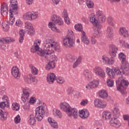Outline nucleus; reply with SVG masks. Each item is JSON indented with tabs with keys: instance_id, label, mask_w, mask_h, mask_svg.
I'll use <instances>...</instances> for the list:
<instances>
[{
	"instance_id": "nucleus-1",
	"label": "nucleus",
	"mask_w": 129,
	"mask_h": 129,
	"mask_svg": "<svg viewBox=\"0 0 129 129\" xmlns=\"http://www.w3.org/2000/svg\"><path fill=\"white\" fill-rule=\"evenodd\" d=\"M56 42L52 39H47L44 41L43 46L44 50L39 47L37 43H34L33 46L31 48V52L35 53L36 51L37 52L38 55L41 57H44L46 60H49L51 58V55L54 53V50L52 48L54 46H55Z\"/></svg>"
},
{
	"instance_id": "nucleus-2",
	"label": "nucleus",
	"mask_w": 129,
	"mask_h": 129,
	"mask_svg": "<svg viewBox=\"0 0 129 129\" xmlns=\"http://www.w3.org/2000/svg\"><path fill=\"white\" fill-rule=\"evenodd\" d=\"M45 114V110L42 106H38L35 109V111L31 114L28 119V122L31 125L36 123V119L38 121H41L44 117Z\"/></svg>"
},
{
	"instance_id": "nucleus-3",
	"label": "nucleus",
	"mask_w": 129,
	"mask_h": 129,
	"mask_svg": "<svg viewBox=\"0 0 129 129\" xmlns=\"http://www.w3.org/2000/svg\"><path fill=\"white\" fill-rule=\"evenodd\" d=\"M51 20L52 22H50L48 24V27L50 29H51L52 31L56 32V33H61L60 30L57 29V27L55 25H58V26H62L63 23V21L60 17L54 15L51 16Z\"/></svg>"
},
{
	"instance_id": "nucleus-4",
	"label": "nucleus",
	"mask_w": 129,
	"mask_h": 129,
	"mask_svg": "<svg viewBox=\"0 0 129 129\" xmlns=\"http://www.w3.org/2000/svg\"><path fill=\"white\" fill-rule=\"evenodd\" d=\"M89 18L91 23H92L94 25L93 29L95 31V33L93 34V37H95V38L100 37L101 36V32L99 31L102 28V25L100 23H98L94 14H91Z\"/></svg>"
},
{
	"instance_id": "nucleus-5",
	"label": "nucleus",
	"mask_w": 129,
	"mask_h": 129,
	"mask_svg": "<svg viewBox=\"0 0 129 129\" xmlns=\"http://www.w3.org/2000/svg\"><path fill=\"white\" fill-rule=\"evenodd\" d=\"M63 46L66 48H71L75 44V37L72 30H69L66 38L63 39Z\"/></svg>"
},
{
	"instance_id": "nucleus-6",
	"label": "nucleus",
	"mask_w": 129,
	"mask_h": 129,
	"mask_svg": "<svg viewBox=\"0 0 129 129\" xmlns=\"http://www.w3.org/2000/svg\"><path fill=\"white\" fill-rule=\"evenodd\" d=\"M118 48L115 45L113 44L109 45V51L110 56L111 58H108L107 63L108 65H111L114 63V59L113 58L116 56V53H117Z\"/></svg>"
},
{
	"instance_id": "nucleus-7",
	"label": "nucleus",
	"mask_w": 129,
	"mask_h": 129,
	"mask_svg": "<svg viewBox=\"0 0 129 129\" xmlns=\"http://www.w3.org/2000/svg\"><path fill=\"white\" fill-rule=\"evenodd\" d=\"M121 79L120 84L116 83L117 90L120 91L121 94H125L126 93L125 89L128 86V81L126 80L125 78H121Z\"/></svg>"
},
{
	"instance_id": "nucleus-8",
	"label": "nucleus",
	"mask_w": 129,
	"mask_h": 129,
	"mask_svg": "<svg viewBox=\"0 0 129 129\" xmlns=\"http://www.w3.org/2000/svg\"><path fill=\"white\" fill-rule=\"evenodd\" d=\"M75 29L76 30V31L81 32V38L83 43H85V44H86V45H88L89 44V40H88V38L87 37H86L85 32L83 31V27H82V25L76 24L75 26Z\"/></svg>"
},
{
	"instance_id": "nucleus-9",
	"label": "nucleus",
	"mask_w": 129,
	"mask_h": 129,
	"mask_svg": "<svg viewBox=\"0 0 129 129\" xmlns=\"http://www.w3.org/2000/svg\"><path fill=\"white\" fill-rule=\"evenodd\" d=\"M11 5H10V9L9 10V16L12 17V15H16V12L18 10V5L15 3H17V0H10Z\"/></svg>"
},
{
	"instance_id": "nucleus-10",
	"label": "nucleus",
	"mask_w": 129,
	"mask_h": 129,
	"mask_svg": "<svg viewBox=\"0 0 129 129\" xmlns=\"http://www.w3.org/2000/svg\"><path fill=\"white\" fill-rule=\"evenodd\" d=\"M38 18V14L36 12H27L23 15V19L27 21H33Z\"/></svg>"
},
{
	"instance_id": "nucleus-11",
	"label": "nucleus",
	"mask_w": 129,
	"mask_h": 129,
	"mask_svg": "<svg viewBox=\"0 0 129 129\" xmlns=\"http://www.w3.org/2000/svg\"><path fill=\"white\" fill-rule=\"evenodd\" d=\"M14 16L12 15H10V19L9 22L5 21L3 22L2 23V27L3 29H9L10 28V26H13L14 25V23H15V18L13 17Z\"/></svg>"
},
{
	"instance_id": "nucleus-12",
	"label": "nucleus",
	"mask_w": 129,
	"mask_h": 129,
	"mask_svg": "<svg viewBox=\"0 0 129 129\" xmlns=\"http://www.w3.org/2000/svg\"><path fill=\"white\" fill-rule=\"evenodd\" d=\"M3 100V102L0 103V107L3 109V110H6V108H8L10 106V104L9 103V98L8 96L4 95L2 97Z\"/></svg>"
},
{
	"instance_id": "nucleus-13",
	"label": "nucleus",
	"mask_w": 129,
	"mask_h": 129,
	"mask_svg": "<svg viewBox=\"0 0 129 129\" xmlns=\"http://www.w3.org/2000/svg\"><path fill=\"white\" fill-rule=\"evenodd\" d=\"M94 102L95 107L104 108L106 107V102L102 100L97 99L94 100Z\"/></svg>"
},
{
	"instance_id": "nucleus-14",
	"label": "nucleus",
	"mask_w": 129,
	"mask_h": 129,
	"mask_svg": "<svg viewBox=\"0 0 129 129\" xmlns=\"http://www.w3.org/2000/svg\"><path fill=\"white\" fill-rule=\"evenodd\" d=\"M60 109H61L62 111H64V112H66V113L69 112V114H70V109L72 107L70 106V105L68 104V103L61 102L60 104Z\"/></svg>"
},
{
	"instance_id": "nucleus-15",
	"label": "nucleus",
	"mask_w": 129,
	"mask_h": 129,
	"mask_svg": "<svg viewBox=\"0 0 129 129\" xmlns=\"http://www.w3.org/2000/svg\"><path fill=\"white\" fill-rule=\"evenodd\" d=\"M96 16L98 18V20L96 19L98 23H104L106 21V17L102 11H98L96 13Z\"/></svg>"
},
{
	"instance_id": "nucleus-16",
	"label": "nucleus",
	"mask_w": 129,
	"mask_h": 129,
	"mask_svg": "<svg viewBox=\"0 0 129 129\" xmlns=\"http://www.w3.org/2000/svg\"><path fill=\"white\" fill-rule=\"evenodd\" d=\"M11 74L14 78H16V79H20L21 74H20V71L18 67H13L11 69Z\"/></svg>"
},
{
	"instance_id": "nucleus-17",
	"label": "nucleus",
	"mask_w": 129,
	"mask_h": 129,
	"mask_svg": "<svg viewBox=\"0 0 129 129\" xmlns=\"http://www.w3.org/2000/svg\"><path fill=\"white\" fill-rule=\"evenodd\" d=\"M98 84H99L98 80H94L92 82L89 83L86 86V88L88 90L92 89V88H95V87H97Z\"/></svg>"
},
{
	"instance_id": "nucleus-18",
	"label": "nucleus",
	"mask_w": 129,
	"mask_h": 129,
	"mask_svg": "<svg viewBox=\"0 0 129 129\" xmlns=\"http://www.w3.org/2000/svg\"><path fill=\"white\" fill-rule=\"evenodd\" d=\"M94 73L96 75L102 77V78H104L105 77V73H104L103 70H102L100 67H96L94 70Z\"/></svg>"
},
{
	"instance_id": "nucleus-19",
	"label": "nucleus",
	"mask_w": 129,
	"mask_h": 129,
	"mask_svg": "<svg viewBox=\"0 0 129 129\" xmlns=\"http://www.w3.org/2000/svg\"><path fill=\"white\" fill-rule=\"evenodd\" d=\"M121 70L122 74L124 75H128L129 74V66L128 63H125L121 64Z\"/></svg>"
},
{
	"instance_id": "nucleus-20",
	"label": "nucleus",
	"mask_w": 129,
	"mask_h": 129,
	"mask_svg": "<svg viewBox=\"0 0 129 129\" xmlns=\"http://www.w3.org/2000/svg\"><path fill=\"white\" fill-rule=\"evenodd\" d=\"M67 113L69 116H73V117H74L75 119L78 117V111L75 108H71V109H70V114L69 112H68Z\"/></svg>"
},
{
	"instance_id": "nucleus-21",
	"label": "nucleus",
	"mask_w": 129,
	"mask_h": 129,
	"mask_svg": "<svg viewBox=\"0 0 129 129\" xmlns=\"http://www.w3.org/2000/svg\"><path fill=\"white\" fill-rule=\"evenodd\" d=\"M55 79H56V75H55V74L50 73L47 74V81L49 84H53Z\"/></svg>"
},
{
	"instance_id": "nucleus-22",
	"label": "nucleus",
	"mask_w": 129,
	"mask_h": 129,
	"mask_svg": "<svg viewBox=\"0 0 129 129\" xmlns=\"http://www.w3.org/2000/svg\"><path fill=\"white\" fill-rule=\"evenodd\" d=\"M110 124L112 125V126H114L115 127H119L120 126V122L117 119L116 117H114L113 118H111Z\"/></svg>"
},
{
	"instance_id": "nucleus-23",
	"label": "nucleus",
	"mask_w": 129,
	"mask_h": 129,
	"mask_svg": "<svg viewBox=\"0 0 129 129\" xmlns=\"http://www.w3.org/2000/svg\"><path fill=\"white\" fill-rule=\"evenodd\" d=\"M89 115V113L88 111L86 109L82 110L79 111V116L82 118H87Z\"/></svg>"
},
{
	"instance_id": "nucleus-24",
	"label": "nucleus",
	"mask_w": 129,
	"mask_h": 129,
	"mask_svg": "<svg viewBox=\"0 0 129 129\" xmlns=\"http://www.w3.org/2000/svg\"><path fill=\"white\" fill-rule=\"evenodd\" d=\"M62 16L64 18V22L67 25H70V20H69V17H68V13H67V10L64 9L62 13Z\"/></svg>"
},
{
	"instance_id": "nucleus-25",
	"label": "nucleus",
	"mask_w": 129,
	"mask_h": 129,
	"mask_svg": "<svg viewBox=\"0 0 129 129\" xmlns=\"http://www.w3.org/2000/svg\"><path fill=\"white\" fill-rule=\"evenodd\" d=\"M9 114L6 110H0V119L1 120H6L8 118Z\"/></svg>"
},
{
	"instance_id": "nucleus-26",
	"label": "nucleus",
	"mask_w": 129,
	"mask_h": 129,
	"mask_svg": "<svg viewBox=\"0 0 129 129\" xmlns=\"http://www.w3.org/2000/svg\"><path fill=\"white\" fill-rule=\"evenodd\" d=\"M107 36L109 39H111L113 37V29L111 27L107 28Z\"/></svg>"
},
{
	"instance_id": "nucleus-27",
	"label": "nucleus",
	"mask_w": 129,
	"mask_h": 129,
	"mask_svg": "<svg viewBox=\"0 0 129 129\" xmlns=\"http://www.w3.org/2000/svg\"><path fill=\"white\" fill-rule=\"evenodd\" d=\"M11 42H15V39L12 37H7L5 38H2L0 42L2 44H6L7 43H11Z\"/></svg>"
},
{
	"instance_id": "nucleus-28",
	"label": "nucleus",
	"mask_w": 129,
	"mask_h": 129,
	"mask_svg": "<svg viewBox=\"0 0 129 129\" xmlns=\"http://www.w3.org/2000/svg\"><path fill=\"white\" fill-rule=\"evenodd\" d=\"M119 33L124 37H128V32L126 30V29L124 28H120Z\"/></svg>"
},
{
	"instance_id": "nucleus-29",
	"label": "nucleus",
	"mask_w": 129,
	"mask_h": 129,
	"mask_svg": "<svg viewBox=\"0 0 129 129\" xmlns=\"http://www.w3.org/2000/svg\"><path fill=\"white\" fill-rule=\"evenodd\" d=\"M48 121L53 128H58V124H57V122H55L53 118L51 117L48 118Z\"/></svg>"
},
{
	"instance_id": "nucleus-30",
	"label": "nucleus",
	"mask_w": 129,
	"mask_h": 129,
	"mask_svg": "<svg viewBox=\"0 0 129 129\" xmlns=\"http://www.w3.org/2000/svg\"><path fill=\"white\" fill-rule=\"evenodd\" d=\"M1 14H4V15H8V12H9L8 9V5L7 4L4 3L3 4V5L1 6Z\"/></svg>"
},
{
	"instance_id": "nucleus-31",
	"label": "nucleus",
	"mask_w": 129,
	"mask_h": 129,
	"mask_svg": "<svg viewBox=\"0 0 129 129\" xmlns=\"http://www.w3.org/2000/svg\"><path fill=\"white\" fill-rule=\"evenodd\" d=\"M55 66V61H49L48 64L45 66V69L48 71L50 70V69H54Z\"/></svg>"
},
{
	"instance_id": "nucleus-32",
	"label": "nucleus",
	"mask_w": 129,
	"mask_h": 129,
	"mask_svg": "<svg viewBox=\"0 0 129 129\" xmlns=\"http://www.w3.org/2000/svg\"><path fill=\"white\" fill-rule=\"evenodd\" d=\"M119 59L121 61L122 64H125V63H127V62H126L125 54L122 52H120L119 54Z\"/></svg>"
},
{
	"instance_id": "nucleus-33",
	"label": "nucleus",
	"mask_w": 129,
	"mask_h": 129,
	"mask_svg": "<svg viewBox=\"0 0 129 129\" xmlns=\"http://www.w3.org/2000/svg\"><path fill=\"white\" fill-rule=\"evenodd\" d=\"M111 117V114L108 111H105L102 113L103 119H109Z\"/></svg>"
},
{
	"instance_id": "nucleus-34",
	"label": "nucleus",
	"mask_w": 129,
	"mask_h": 129,
	"mask_svg": "<svg viewBox=\"0 0 129 129\" xmlns=\"http://www.w3.org/2000/svg\"><path fill=\"white\" fill-rule=\"evenodd\" d=\"M25 34H26V32L25 30L21 29L19 31V35L20 38L19 39V43H23L24 41V36H25Z\"/></svg>"
},
{
	"instance_id": "nucleus-35",
	"label": "nucleus",
	"mask_w": 129,
	"mask_h": 129,
	"mask_svg": "<svg viewBox=\"0 0 129 129\" xmlns=\"http://www.w3.org/2000/svg\"><path fill=\"white\" fill-rule=\"evenodd\" d=\"M106 70L107 74L108 75L109 77L110 78H113L115 76V73L113 70L108 68L106 69Z\"/></svg>"
},
{
	"instance_id": "nucleus-36",
	"label": "nucleus",
	"mask_w": 129,
	"mask_h": 129,
	"mask_svg": "<svg viewBox=\"0 0 129 129\" xmlns=\"http://www.w3.org/2000/svg\"><path fill=\"white\" fill-rule=\"evenodd\" d=\"M99 95L100 97H101V98H106V97L108 96L107 92H106V91L104 90H100L99 93Z\"/></svg>"
},
{
	"instance_id": "nucleus-37",
	"label": "nucleus",
	"mask_w": 129,
	"mask_h": 129,
	"mask_svg": "<svg viewBox=\"0 0 129 129\" xmlns=\"http://www.w3.org/2000/svg\"><path fill=\"white\" fill-rule=\"evenodd\" d=\"M113 115L114 117H119V109L117 107H115L112 110Z\"/></svg>"
},
{
	"instance_id": "nucleus-38",
	"label": "nucleus",
	"mask_w": 129,
	"mask_h": 129,
	"mask_svg": "<svg viewBox=\"0 0 129 129\" xmlns=\"http://www.w3.org/2000/svg\"><path fill=\"white\" fill-rule=\"evenodd\" d=\"M22 95H25V96H30V93H31V90L29 88H23L22 89Z\"/></svg>"
},
{
	"instance_id": "nucleus-39",
	"label": "nucleus",
	"mask_w": 129,
	"mask_h": 129,
	"mask_svg": "<svg viewBox=\"0 0 129 129\" xmlns=\"http://www.w3.org/2000/svg\"><path fill=\"white\" fill-rule=\"evenodd\" d=\"M84 75L85 77L88 79V80H90V79L92 78L91 73L88 70H85L84 71Z\"/></svg>"
},
{
	"instance_id": "nucleus-40",
	"label": "nucleus",
	"mask_w": 129,
	"mask_h": 129,
	"mask_svg": "<svg viewBox=\"0 0 129 129\" xmlns=\"http://www.w3.org/2000/svg\"><path fill=\"white\" fill-rule=\"evenodd\" d=\"M66 59L69 62H74L76 60V57L71 54H68L66 56Z\"/></svg>"
},
{
	"instance_id": "nucleus-41",
	"label": "nucleus",
	"mask_w": 129,
	"mask_h": 129,
	"mask_svg": "<svg viewBox=\"0 0 129 129\" xmlns=\"http://www.w3.org/2000/svg\"><path fill=\"white\" fill-rule=\"evenodd\" d=\"M86 4L88 9H93L94 8V3L91 0H86Z\"/></svg>"
},
{
	"instance_id": "nucleus-42",
	"label": "nucleus",
	"mask_w": 129,
	"mask_h": 129,
	"mask_svg": "<svg viewBox=\"0 0 129 129\" xmlns=\"http://www.w3.org/2000/svg\"><path fill=\"white\" fill-rule=\"evenodd\" d=\"M53 113L54 116H57L59 118H61V117H62V114L61 113V112H60V110H57L56 109H54L53 110Z\"/></svg>"
},
{
	"instance_id": "nucleus-43",
	"label": "nucleus",
	"mask_w": 129,
	"mask_h": 129,
	"mask_svg": "<svg viewBox=\"0 0 129 129\" xmlns=\"http://www.w3.org/2000/svg\"><path fill=\"white\" fill-rule=\"evenodd\" d=\"M25 24V28L26 29V30H28L33 28V24H32L30 22H26Z\"/></svg>"
},
{
	"instance_id": "nucleus-44",
	"label": "nucleus",
	"mask_w": 129,
	"mask_h": 129,
	"mask_svg": "<svg viewBox=\"0 0 129 129\" xmlns=\"http://www.w3.org/2000/svg\"><path fill=\"white\" fill-rule=\"evenodd\" d=\"M56 81L57 83H59V84H63V83L65 82V79L62 77H58L56 78Z\"/></svg>"
},
{
	"instance_id": "nucleus-45",
	"label": "nucleus",
	"mask_w": 129,
	"mask_h": 129,
	"mask_svg": "<svg viewBox=\"0 0 129 129\" xmlns=\"http://www.w3.org/2000/svg\"><path fill=\"white\" fill-rule=\"evenodd\" d=\"M12 108L13 110L18 111L20 109V106H19V104L18 103H14L12 104Z\"/></svg>"
},
{
	"instance_id": "nucleus-46",
	"label": "nucleus",
	"mask_w": 129,
	"mask_h": 129,
	"mask_svg": "<svg viewBox=\"0 0 129 129\" xmlns=\"http://www.w3.org/2000/svg\"><path fill=\"white\" fill-rule=\"evenodd\" d=\"M25 81L26 83H32V76L29 75L25 77Z\"/></svg>"
},
{
	"instance_id": "nucleus-47",
	"label": "nucleus",
	"mask_w": 129,
	"mask_h": 129,
	"mask_svg": "<svg viewBox=\"0 0 129 129\" xmlns=\"http://www.w3.org/2000/svg\"><path fill=\"white\" fill-rule=\"evenodd\" d=\"M107 22L108 24L110 25V26H112V27H114V23L113 22V21L112 20V17H109L107 19Z\"/></svg>"
},
{
	"instance_id": "nucleus-48",
	"label": "nucleus",
	"mask_w": 129,
	"mask_h": 129,
	"mask_svg": "<svg viewBox=\"0 0 129 129\" xmlns=\"http://www.w3.org/2000/svg\"><path fill=\"white\" fill-rule=\"evenodd\" d=\"M31 72L33 75H37L38 74V72L39 71H38V69L36 68L35 67L32 66H31Z\"/></svg>"
},
{
	"instance_id": "nucleus-49",
	"label": "nucleus",
	"mask_w": 129,
	"mask_h": 129,
	"mask_svg": "<svg viewBox=\"0 0 129 129\" xmlns=\"http://www.w3.org/2000/svg\"><path fill=\"white\" fill-rule=\"evenodd\" d=\"M73 91H74L73 88L70 87L67 89L66 93L68 94V95H71V94L73 93Z\"/></svg>"
},
{
	"instance_id": "nucleus-50",
	"label": "nucleus",
	"mask_w": 129,
	"mask_h": 129,
	"mask_svg": "<svg viewBox=\"0 0 129 129\" xmlns=\"http://www.w3.org/2000/svg\"><path fill=\"white\" fill-rule=\"evenodd\" d=\"M113 70L114 71V73H115V75H120L121 74L122 71H120V70H119L118 68H115L113 69Z\"/></svg>"
},
{
	"instance_id": "nucleus-51",
	"label": "nucleus",
	"mask_w": 129,
	"mask_h": 129,
	"mask_svg": "<svg viewBox=\"0 0 129 129\" xmlns=\"http://www.w3.org/2000/svg\"><path fill=\"white\" fill-rule=\"evenodd\" d=\"M52 49L51 50H54V51H56V52H60V46L57 45V43L55 42V45L53 47H51Z\"/></svg>"
},
{
	"instance_id": "nucleus-52",
	"label": "nucleus",
	"mask_w": 129,
	"mask_h": 129,
	"mask_svg": "<svg viewBox=\"0 0 129 129\" xmlns=\"http://www.w3.org/2000/svg\"><path fill=\"white\" fill-rule=\"evenodd\" d=\"M113 81L110 79H108L107 80V85L109 87H112L113 86Z\"/></svg>"
},
{
	"instance_id": "nucleus-53",
	"label": "nucleus",
	"mask_w": 129,
	"mask_h": 129,
	"mask_svg": "<svg viewBox=\"0 0 129 129\" xmlns=\"http://www.w3.org/2000/svg\"><path fill=\"white\" fill-rule=\"evenodd\" d=\"M28 35H30V36H33L35 35V29L32 27V28H30V29H28Z\"/></svg>"
},
{
	"instance_id": "nucleus-54",
	"label": "nucleus",
	"mask_w": 129,
	"mask_h": 129,
	"mask_svg": "<svg viewBox=\"0 0 129 129\" xmlns=\"http://www.w3.org/2000/svg\"><path fill=\"white\" fill-rule=\"evenodd\" d=\"M14 121L15 123H19L20 121H21V117L19 115H18L15 118H14Z\"/></svg>"
},
{
	"instance_id": "nucleus-55",
	"label": "nucleus",
	"mask_w": 129,
	"mask_h": 129,
	"mask_svg": "<svg viewBox=\"0 0 129 129\" xmlns=\"http://www.w3.org/2000/svg\"><path fill=\"white\" fill-rule=\"evenodd\" d=\"M88 103V99H83L81 102L80 104H81V105L85 106V105H86V104H87Z\"/></svg>"
},
{
	"instance_id": "nucleus-56",
	"label": "nucleus",
	"mask_w": 129,
	"mask_h": 129,
	"mask_svg": "<svg viewBox=\"0 0 129 129\" xmlns=\"http://www.w3.org/2000/svg\"><path fill=\"white\" fill-rule=\"evenodd\" d=\"M108 58H109L107 57V56H106L105 55H103L102 57V60L103 63H104L105 64H107Z\"/></svg>"
},
{
	"instance_id": "nucleus-57",
	"label": "nucleus",
	"mask_w": 129,
	"mask_h": 129,
	"mask_svg": "<svg viewBox=\"0 0 129 129\" xmlns=\"http://www.w3.org/2000/svg\"><path fill=\"white\" fill-rule=\"evenodd\" d=\"M36 102V98L35 97H31L29 99V103L30 104H34Z\"/></svg>"
},
{
	"instance_id": "nucleus-58",
	"label": "nucleus",
	"mask_w": 129,
	"mask_h": 129,
	"mask_svg": "<svg viewBox=\"0 0 129 129\" xmlns=\"http://www.w3.org/2000/svg\"><path fill=\"white\" fill-rule=\"evenodd\" d=\"M28 97H29V96H27L26 95H24L22 94L21 99H22V101H23V102L25 103V102H26V101H27V100H28Z\"/></svg>"
},
{
	"instance_id": "nucleus-59",
	"label": "nucleus",
	"mask_w": 129,
	"mask_h": 129,
	"mask_svg": "<svg viewBox=\"0 0 129 129\" xmlns=\"http://www.w3.org/2000/svg\"><path fill=\"white\" fill-rule=\"evenodd\" d=\"M16 25L18 27H21V26H22V25H23V22H22V21H21L20 20H17L16 22Z\"/></svg>"
},
{
	"instance_id": "nucleus-60",
	"label": "nucleus",
	"mask_w": 129,
	"mask_h": 129,
	"mask_svg": "<svg viewBox=\"0 0 129 129\" xmlns=\"http://www.w3.org/2000/svg\"><path fill=\"white\" fill-rule=\"evenodd\" d=\"M91 42V44H92V45H94V44H96V39H95V37H94L93 36L92 37Z\"/></svg>"
},
{
	"instance_id": "nucleus-61",
	"label": "nucleus",
	"mask_w": 129,
	"mask_h": 129,
	"mask_svg": "<svg viewBox=\"0 0 129 129\" xmlns=\"http://www.w3.org/2000/svg\"><path fill=\"white\" fill-rule=\"evenodd\" d=\"M32 82H35V83L38 82V80L35 78V77L31 76V83Z\"/></svg>"
},
{
	"instance_id": "nucleus-62",
	"label": "nucleus",
	"mask_w": 129,
	"mask_h": 129,
	"mask_svg": "<svg viewBox=\"0 0 129 129\" xmlns=\"http://www.w3.org/2000/svg\"><path fill=\"white\" fill-rule=\"evenodd\" d=\"M74 95L76 98H78L80 95V93L77 91H76L74 93Z\"/></svg>"
},
{
	"instance_id": "nucleus-63",
	"label": "nucleus",
	"mask_w": 129,
	"mask_h": 129,
	"mask_svg": "<svg viewBox=\"0 0 129 129\" xmlns=\"http://www.w3.org/2000/svg\"><path fill=\"white\" fill-rule=\"evenodd\" d=\"M52 60H53L52 61H58V57H57V55H56L55 54H53L52 55Z\"/></svg>"
},
{
	"instance_id": "nucleus-64",
	"label": "nucleus",
	"mask_w": 129,
	"mask_h": 129,
	"mask_svg": "<svg viewBox=\"0 0 129 129\" xmlns=\"http://www.w3.org/2000/svg\"><path fill=\"white\" fill-rule=\"evenodd\" d=\"M79 64H80V63L76 61L74 63V64L73 66V68H74V69L76 68V67H77L78 66V65H79Z\"/></svg>"
}]
</instances>
